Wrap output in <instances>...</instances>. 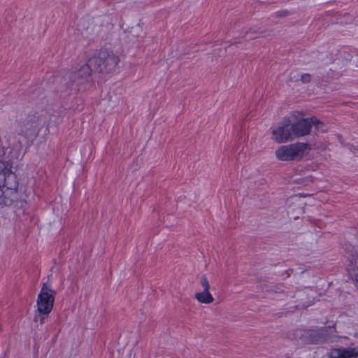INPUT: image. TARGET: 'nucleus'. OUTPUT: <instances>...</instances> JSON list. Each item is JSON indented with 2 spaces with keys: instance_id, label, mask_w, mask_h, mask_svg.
<instances>
[{
  "instance_id": "f257e3e1",
  "label": "nucleus",
  "mask_w": 358,
  "mask_h": 358,
  "mask_svg": "<svg viewBox=\"0 0 358 358\" xmlns=\"http://www.w3.org/2000/svg\"><path fill=\"white\" fill-rule=\"evenodd\" d=\"M88 57L87 63L60 73L61 84L66 86L74 94L88 88L92 70L110 76L120 72V56L109 48H101L96 50Z\"/></svg>"
},
{
  "instance_id": "f03ea898",
  "label": "nucleus",
  "mask_w": 358,
  "mask_h": 358,
  "mask_svg": "<svg viewBox=\"0 0 358 358\" xmlns=\"http://www.w3.org/2000/svg\"><path fill=\"white\" fill-rule=\"evenodd\" d=\"M13 164V159H7V157L0 159V208H9L17 213L24 211L27 199L12 170Z\"/></svg>"
},
{
  "instance_id": "7ed1b4c3",
  "label": "nucleus",
  "mask_w": 358,
  "mask_h": 358,
  "mask_svg": "<svg viewBox=\"0 0 358 358\" xmlns=\"http://www.w3.org/2000/svg\"><path fill=\"white\" fill-rule=\"evenodd\" d=\"M334 325L320 329H296L287 333V338L296 344L320 345L334 341Z\"/></svg>"
},
{
  "instance_id": "20e7f679",
  "label": "nucleus",
  "mask_w": 358,
  "mask_h": 358,
  "mask_svg": "<svg viewBox=\"0 0 358 358\" xmlns=\"http://www.w3.org/2000/svg\"><path fill=\"white\" fill-rule=\"evenodd\" d=\"M305 114L302 111L295 110L290 113L289 117L295 122L292 123V134L294 138L308 135L313 126L318 127L322 122L315 117L303 118Z\"/></svg>"
},
{
  "instance_id": "39448f33",
  "label": "nucleus",
  "mask_w": 358,
  "mask_h": 358,
  "mask_svg": "<svg viewBox=\"0 0 358 358\" xmlns=\"http://www.w3.org/2000/svg\"><path fill=\"white\" fill-rule=\"evenodd\" d=\"M310 149L308 143L297 142L279 146L275 150V156L280 161H300Z\"/></svg>"
},
{
  "instance_id": "423d86ee",
  "label": "nucleus",
  "mask_w": 358,
  "mask_h": 358,
  "mask_svg": "<svg viewBox=\"0 0 358 358\" xmlns=\"http://www.w3.org/2000/svg\"><path fill=\"white\" fill-rule=\"evenodd\" d=\"M291 122V117L287 115L279 122L278 127L273 129L272 138L276 143H282L294 139L292 134Z\"/></svg>"
},
{
  "instance_id": "0eeeda50",
  "label": "nucleus",
  "mask_w": 358,
  "mask_h": 358,
  "mask_svg": "<svg viewBox=\"0 0 358 358\" xmlns=\"http://www.w3.org/2000/svg\"><path fill=\"white\" fill-rule=\"evenodd\" d=\"M347 271L352 280L358 282V252L355 247L351 250L350 259Z\"/></svg>"
},
{
  "instance_id": "6e6552de",
  "label": "nucleus",
  "mask_w": 358,
  "mask_h": 358,
  "mask_svg": "<svg viewBox=\"0 0 358 358\" xmlns=\"http://www.w3.org/2000/svg\"><path fill=\"white\" fill-rule=\"evenodd\" d=\"M38 130V124L36 120H31L22 125L21 131L27 136H36Z\"/></svg>"
},
{
  "instance_id": "1a4fd4ad",
  "label": "nucleus",
  "mask_w": 358,
  "mask_h": 358,
  "mask_svg": "<svg viewBox=\"0 0 358 358\" xmlns=\"http://www.w3.org/2000/svg\"><path fill=\"white\" fill-rule=\"evenodd\" d=\"M329 358H350V348H333L329 352Z\"/></svg>"
},
{
  "instance_id": "9d476101",
  "label": "nucleus",
  "mask_w": 358,
  "mask_h": 358,
  "mask_svg": "<svg viewBox=\"0 0 358 358\" xmlns=\"http://www.w3.org/2000/svg\"><path fill=\"white\" fill-rule=\"evenodd\" d=\"M195 299L201 303H210L214 300L210 292L202 291L195 294Z\"/></svg>"
},
{
  "instance_id": "9b49d317",
  "label": "nucleus",
  "mask_w": 358,
  "mask_h": 358,
  "mask_svg": "<svg viewBox=\"0 0 358 358\" xmlns=\"http://www.w3.org/2000/svg\"><path fill=\"white\" fill-rule=\"evenodd\" d=\"M45 282L43 283L41 290L38 296L37 307L38 313H45Z\"/></svg>"
},
{
  "instance_id": "f8f14e48",
  "label": "nucleus",
  "mask_w": 358,
  "mask_h": 358,
  "mask_svg": "<svg viewBox=\"0 0 358 358\" xmlns=\"http://www.w3.org/2000/svg\"><path fill=\"white\" fill-rule=\"evenodd\" d=\"M47 289L48 287L46 286V313H50L53 308L55 292L52 290L48 292Z\"/></svg>"
},
{
  "instance_id": "ddd939ff",
  "label": "nucleus",
  "mask_w": 358,
  "mask_h": 358,
  "mask_svg": "<svg viewBox=\"0 0 358 358\" xmlns=\"http://www.w3.org/2000/svg\"><path fill=\"white\" fill-rule=\"evenodd\" d=\"M200 282L203 287V291L209 292L210 284H209V281L206 275H203L201 277Z\"/></svg>"
},
{
  "instance_id": "4468645a",
  "label": "nucleus",
  "mask_w": 358,
  "mask_h": 358,
  "mask_svg": "<svg viewBox=\"0 0 358 358\" xmlns=\"http://www.w3.org/2000/svg\"><path fill=\"white\" fill-rule=\"evenodd\" d=\"M311 80V76L309 73H304L301 76V80L303 83H309Z\"/></svg>"
},
{
  "instance_id": "2eb2a0df",
  "label": "nucleus",
  "mask_w": 358,
  "mask_h": 358,
  "mask_svg": "<svg viewBox=\"0 0 358 358\" xmlns=\"http://www.w3.org/2000/svg\"><path fill=\"white\" fill-rule=\"evenodd\" d=\"M350 358H357L358 357V347L356 348H350Z\"/></svg>"
},
{
  "instance_id": "dca6fc26",
  "label": "nucleus",
  "mask_w": 358,
  "mask_h": 358,
  "mask_svg": "<svg viewBox=\"0 0 358 358\" xmlns=\"http://www.w3.org/2000/svg\"><path fill=\"white\" fill-rule=\"evenodd\" d=\"M286 14H287L286 10H280L277 13V15L280 16V17L285 16V15H286Z\"/></svg>"
},
{
  "instance_id": "f3484780",
  "label": "nucleus",
  "mask_w": 358,
  "mask_h": 358,
  "mask_svg": "<svg viewBox=\"0 0 358 358\" xmlns=\"http://www.w3.org/2000/svg\"><path fill=\"white\" fill-rule=\"evenodd\" d=\"M39 317H40L41 323L42 324L43 323V317H42V315H39Z\"/></svg>"
},
{
  "instance_id": "a211bd4d",
  "label": "nucleus",
  "mask_w": 358,
  "mask_h": 358,
  "mask_svg": "<svg viewBox=\"0 0 358 358\" xmlns=\"http://www.w3.org/2000/svg\"><path fill=\"white\" fill-rule=\"evenodd\" d=\"M38 317H35L34 320L35 321H38Z\"/></svg>"
}]
</instances>
